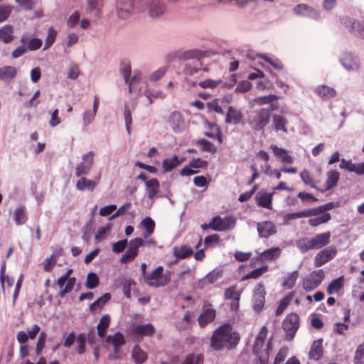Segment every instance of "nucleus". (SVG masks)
Masks as SVG:
<instances>
[{"mask_svg":"<svg viewBox=\"0 0 364 364\" xmlns=\"http://www.w3.org/2000/svg\"><path fill=\"white\" fill-rule=\"evenodd\" d=\"M240 341L239 333L233 331L232 326L224 323L214 331L210 338V346L215 350H230L235 348Z\"/></svg>","mask_w":364,"mask_h":364,"instance_id":"1","label":"nucleus"},{"mask_svg":"<svg viewBox=\"0 0 364 364\" xmlns=\"http://www.w3.org/2000/svg\"><path fill=\"white\" fill-rule=\"evenodd\" d=\"M270 121V110L263 107L252 112L248 116L247 123L253 132H257L264 131Z\"/></svg>","mask_w":364,"mask_h":364,"instance_id":"2","label":"nucleus"},{"mask_svg":"<svg viewBox=\"0 0 364 364\" xmlns=\"http://www.w3.org/2000/svg\"><path fill=\"white\" fill-rule=\"evenodd\" d=\"M164 267L158 266L150 274L144 277V282L149 287L159 288L167 285L171 282V272L169 271L163 274Z\"/></svg>","mask_w":364,"mask_h":364,"instance_id":"3","label":"nucleus"},{"mask_svg":"<svg viewBox=\"0 0 364 364\" xmlns=\"http://www.w3.org/2000/svg\"><path fill=\"white\" fill-rule=\"evenodd\" d=\"M300 326L299 316L296 313L292 312L287 315L282 322V328L285 332V340L291 341L294 339Z\"/></svg>","mask_w":364,"mask_h":364,"instance_id":"4","label":"nucleus"},{"mask_svg":"<svg viewBox=\"0 0 364 364\" xmlns=\"http://www.w3.org/2000/svg\"><path fill=\"white\" fill-rule=\"evenodd\" d=\"M72 273L73 269H69L56 281V284L60 289L58 294L61 298H63L68 293L70 292L76 283V278L70 277Z\"/></svg>","mask_w":364,"mask_h":364,"instance_id":"5","label":"nucleus"},{"mask_svg":"<svg viewBox=\"0 0 364 364\" xmlns=\"http://www.w3.org/2000/svg\"><path fill=\"white\" fill-rule=\"evenodd\" d=\"M266 290L262 283H258L253 291L252 309L257 314L262 311L265 303Z\"/></svg>","mask_w":364,"mask_h":364,"instance_id":"6","label":"nucleus"},{"mask_svg":"<svg viewBox=\"0 0 364 364\" xmlns=\"http://www.w3.org/2000/svg\"><path fill=\"white\" fill-rule=\"evenodd\" d=\"M143 245H144V241L142 238L136 237L131 240L129 242L128 249L120 259L121 262L127 264L133 261L138 255L139 247Z\"/></svg>","mask_w":364,"mask_h":364,"instance_id":"7","label":"nucleus"},{"mask_svg":"<svg viewBox=\"0 0 364 364\" xmlns=\"http://www.w3.org/2000/svg\"><path fill=\"white\" fill-rule=\"evenodd\" d=\"M324 276L323 269L312 272L304 279L303 288L307 291L316 289L322 282Z\"/></svg>","mask_w":364,"mask_h":364,"instance_id":"8","label":"nucleus"},{"mask_svg":"<svg viewBox=\"0 0 364 364\" xmlns=\"http://www.w3.org/2000/svg\"><path fill=\"white\" fill-rule=\"evenodd\" d=\"M94 152L90 151L82 156V161L77 165L75 175L82 177L90 171L94 164Z\"/></svg>","mask_w":364,"mask_h":364,"instance_id":"9","label":"nucleus"},{"mask_svg":"<svg viewBox=\"0 0 364 364\" xmlns=\"http://www.w3.org/2000/svg\"><path fill=\"white\" fill-rule=\"evenodd\" d=\"M235 221L232 217L220 216L215 217L212 222L209 223V227L215 231H225L232 229L235 226Z\"/></svg>","mask_w":364,"mask_h":364,"instance_id":"10","label":"nucleus"},{"mask_svg":"<svg viewBox=\"0 0 364 364\" xmlns=\"http://www.w3.org/2000/svg\"><path fill=\"white\" fill-rule=\"evenodd\" d=\"M264 345V341L255 340L253 346V353L255 355L258 356L262 364H267L269 360V350L272 348V341H268L267 344V349L264 351H263Z\"/></svg>","mask_w":364,"mask_h":364,"instance_id":"11","label":"nucleus"},{"mask_svg":"<svg viewBox=\"0 0 364 364\" xmlns=\"http://www.w3.org/2000/svg\"><path fill=\"white\" fill-rule=\"evenodd\" d=\"M337 250L335 247L325 248L318 252L314 257V265L321 267L332 259L336 255Z\"/></svg>","mask_w":364,"mask_h":364,"instance_id":"12","label":"nucleus"},{"mask_svg":"<svg viewBox=\"0 0 364 364\" xmlns=\"http://www.w3.org/2000/svg\"><path fill=\"white\" fill-rule=\"evenodd\" d=\"M133 10L134 0H118L116 11L119 18H128L132 15Z\"/></svg>","mask_w":364,"mask_h":364,"instance_id":"13","label":"nucleus"},{"mask_svg":"<svg viewBox=\"0 0 364 364\" xmlns=\"http://www.w3.org/2000/svg\"><path fill=\"white\" fill-rule=\"evenodd\" d=\"M168 123L175 133L182 132L186 127L182 114L177 111L170 114Z\"/></svg>","mask_w":364,"mask_h":364,"instance_id":"14","label":"nucleus"},{"mask_svg":"<svg viewBox=\"0 0 364 364\" xmlns=\"http://www.w3.org/2000/svg\"><path fill=\"white\" fill-rule=\"evenodd\" d=\"M130 331L132 335L142 338L153 336L155 333V328L151 323L138 324L132 326Z\"/></svg>","mask_w":364,"mask_h":364,"instance_id":"15","label":"nucleus"},{"mask_svg":"<svg viewBox=\"0 0 364 364\" xmlns=\"http://www.w3.org/2000/svg\"><path fill=\"white\" fill-rule=\"evenodd\" d=\"M274 191L272 193H267L264 191H259L255 196V201L259 207L267 209H272V197Z\"/></svg>","mask_w":364,"mask_h":364,"instance_id":"16","label":"nucleus"},{"mask_svg":"<svg viewBox=\"0 0 364 364\" xmlns=\"http://www.w3.org/2000/svg\"><path fill=\"white\" fill-rule=\"evenodd\" d=\"M40 326L37 324H34L30 329H28L27 332L20 331L16 335V339L20 344H26L28 339L33 340L36 338L37 334L40 331Z\"/></svg>","mask_w":364,"mask_h":364,"instance_id":"17","label":"nucleus"},{"mask_svg":"<svg viewBox=\"0 0 364 364\" xmlns=\"http://www.w3.org/2000/svg\"><path fill=\"white\" fill-rule=\"evenodd\" d=\"M165 11L166 7L163 0H152L148 9L149 15L152 18L161 16Z\"/></svg>","mask_w":364,"mask_h":364,"instance_id":"18","label":"nucleus"},{"mask_svg":"<svg viewBox=\"0 0 364 364\" xmlns=\"http://www.w3.org/2000/svg\"><path fill=\"white\" fill-rule=\"evenodd\" d=\"M341 63L347 70L355 71L359 69L358 59L350 53H343L341 58Z\"/></svg>","mask_w":364,"mask_h":364,"instance_id":"19","label":"nucleus"},{"mask_svg":"<svg viewBox=\"0 0 364 364\" xmlns=\"http://www.w3.org/2000/svg\"><path fill=\"white\" fill-rule=\"evenodd\" d=\"M294 12L296 15H307L308 16L315 19H318L320 17L319 12L316 9L305 4H299L296 5L294 8Z\"/></svg>","mask_w":364,"mask_h":364,"instance_id":"20","label":"nucleus"},{"mask_svg":"<svg viewBox=\"0 0 364 364\" xmlns=\"http://www.w3.org/2000/svg\"><path fill=\"white\" fill-rule=\"evenodd\" d=\"M257 228L259 235L261 237H269V236L274 235L277 232L274 224L271 221L258 223Z\"/></svg>","mask_w":364,"mask_h":364,"instance_id":"21","label":"nucleus"},{"mask_svg":"<svg viewBox=\"0 0 364 364\" xmlns=\"http://www.w3.org/2000/svg\"><path fill=\"white\" fill-rule=\"evenodd\" d=\"M243 119L242 112L235 107L230 106L225 117L227 124H238L242 122Z\"/></svg>","mask_w":364,"mask_h":364,"instance_id":"22","label":"nucleus"},{"mask_svg":"<svg viewBox=\"0 0 364 364\" xmlns=\"http://www.w3.org/2000/svg\"><path fill=\"white\" fill-rule=\"evenodd\" d=\"M331 233L329 231L319 233L311 237L314 250L321 249L330 242Z\"/></svg>","mask_w":364,"mask_h":364,"instance_id":"23","label":"nucleus"},{"mask_svg":"<svg viewBox=\"0 0 364 364\" xmlns=\"http://www.w3.org/2000/svg\"><path fill=\"white\" fill-rule=\"evenodd\" d=\"M340 168L346 169L350 172H354L358 175L364 174V161L363 163L355 164L350 160L341 159Z\"/></svg>","mask_w":364,"mask_h":364,"instance_id":"24","label":"nucleus"},{"mask_svg":"<svg viewBox=\"0 0 364 364\" xmlns=\"http://www.w3.org/2000/svg\"><path fill=\"white\" fill-rule=\"evenodd\" d=\"M281 249L278 247H272L262 252L257 257V260L259 261H272L277 259L281 255Z\"/></svg>","mask_w":364,"mask_h":364,"instance_id":"25","label":"nucleus"},{"mask_svg":"<svg viewBox=\"0 0 364 364\" xmlns=\"http://www.w3.org/2000/svg\"><path fill=\"white\" fill-rule=\"evenodd\" d=\"M155 222L150 218L146 217L139 223V228L143 230V236L144 238L150 237L155 230Z\"/></svg>","mask_w":364,"mask_h":364,"instance_id":"26","label":"nucleus"},{"mask_svg":"<svg viewBox=\"0 0 364 364\" xmlns=\"http://www.w3.org/2000/svg\"><path fill=\"white\" fill-rule=\"evenodd\" d=\"M173 252L175 257L178 259H186L193 255V249L187 245L173 247Z\"/></svg>","mask_w":364,"mask_h":364,"instance_id":"27","label":"nucleus"},{"mask_svg":"<svg viewBox=\"0 0 364 364\" xmlns=\"http://www.w3.org/2000/svg\"><path fill=\"white\" fill-rule=\"evenodd\" d=\"M18 70L14 66L6 65L0 68V80L9 82L15 78Z\"/></svg>","mask_w":364,"mask_h":364,"instance_id":"28","label":"nucleus"},{"mask_svg":"<svg viewBox=\"0 0 364 364\" xmlns=\"http://www.w3.org/2000/svg\"><path fill=\"white\" fill-rule=\"evenodd\" d=\"M186 158H178V156L173 155L171 159H165L162 162V167L164 172H169L179 166L185 161Z\"/></svg>","mask_w":364,"mask_h":364,"instance_id":"29","label":"nucleus"},{"mask_svg":"<svg viewBox=\"0 0 364 364\" xmlns=\"http://www.w3.org/2000/svg\"><path fill=\"white\" fill-rule=\"evenodd\" d=\"M215 318V311L213 309H205L200 314L198 321L200 327H205L208 323L212 322Z\"/></svg>","mask_w":364,"mask_h":364,"instance_id":"30","label":"nucleus"},{"mask_svg":"<svg viewBox=\"0 0 364 364\" xmlns=\"http://www.w3.org/2000/svg\"><path fill=\"white\" fill-rule=\"evenodd\" d=\"M322 339L316 340L313 342L309 353L310 359L319 360L323 356Z\"/></svg>","mask_w":364,"mask_h":364,"instance_id":"31","label":"nucleus"},{"mask_svg":"<svg viewBox=\"0 0 364 364\" xmlns=\"http://www.w3.org/2000/svg\"><path fill=\"white\" fill-rule=\"evenodd\" d=\"M346 26L350 27V31L356 33L358 36L364 38V19L351 21L349 19L345 21Z\"/></svg>","mask_w":364,"mask_h":364,"instance_id":"32","label":"nucleus"},{"mask_svg":"<svg viewBox=\"0 0 364 364\" xmlns=\"http://www.w3.org/2000/svg\"><path fill=\"white\" fill-rule=\"evenodd\" d=\"M97 182L87 179L82 176L76 183V188L80 191H92L97 186Z\"/></svg>","mask_w":364,"mask_h":364,"instance_id":"33","label":"nucleus"},{"mask_svg":"<svg viewBox=\"0 0 364 364\" xmlns=\"http://www.w3.org/2000/svg\"><path fill=\"white\" fill-rule=\"evenodd\" d=\"M148 198H154L159 191L160 183L157 178H151L145 183Z\"/></svg>","mask_w":364,"mask_h":364,"instance_id":"34","label":"nucleus"},{"mask_svg":"<svg viewBox=\"0 0 364 364\" xmlns=\"http://www.w3.org/2000/svg\"><path fill=\"white\" fill-rule=\"evenodd\" d=\"M111 322V318L109 315L105 314L102 316L100 320L99 323L97 326V335L101 338H103L106 333L107 328H109Z\"/></svg>","mask_w":364,"mask_h":364,"instance_id":"35","label":"nucleus"},{"mask_svg":"<svg viewBox=\"0 0 364 364\" xmlns=\"http://www.w3.org/2000/svg\"><path fill=\"white\" fill-rule=\"evenodd\" d=\"M316 94L323 100L334 97L336 95V90L326 85L318 86L316 89Z\"/></svg>","mask_w":364,"mask_h":364,"instance_id":"36","label":"nucleus"},{"mask_svg":"<svg viewBox=\"0 0 364 364\" xmlns=\"http://www.w3.org/2000/svg\"><path fill=\"white\" fill-rule=\"evenodd\" d=\"M132 357L136 364H142L146 360L147 354L139 346L136 345L132 349Z\"/></svg>","mask_w":364,"mask_h":364,"instance_id":"37","label":"nucleus"},{"mask_svg":"<svg viewBox=\"0 0 364 364\" xmlns=\"http://www.w3.org/2000/svg\"><path fill=\"white\" fill-rule=\"evenodd\" d=\"M272 122L274 129L278 131H282L284 133L287 132V124L288 123L287 119L280 114H274L272 117Z\"/></svg>","mask_w":364,"mask_h":364,"instance_id":"38","label":"nucleus"},{"mask_svg":"<svg viewBox=\"0 0 364 364\" xmlns=\"http://www.w3.org/2000/svg\"><path fill=\"white\" fill-rule=\"evenodd\" d=\"M14 28L11 25H5L0 29V41L5 43L11 42L14 39Z\"/></svg>","mask_w":364,"mask_h":364,"instance_id":"39","label":"nucleus"},{"mask_svg":"<svg viewBox=\"0 0 364 364\" xmlns=\"http://www.w3.org/2000/svg\"><path fill=\"white\" fill-rule=\"evenodd\" d=\"M296 245L301 253H306L309 250H314L311 237H302L296 240Z\"/></svg>","mask_w":364,"mask_h":364,"instance_id":"40","label":"nucleus"},{"mask_svg":"<svg viewBox=\"0 0 364 364\" xmlns=\"http://www.w3.org/2000/svg\"><path fill=\"white\" fill-rule=\"evenodd\" d=\"M14 220L17 225H21L26 223L28 216L26 208L19 206L14 210Z\"/></svg>","mask_w":364,"mask_h":364,"instance_id":"41","label":"nucleus"},{"mask_svg":"<svg viewBox=\"0 0 364 364\" xmlns=\"http://www.w3.org/2000/svg\"><path fill=\"white\" fill-rule=\"evenodd\" d=\"M111 299V295L109 293L103 294L101 297L97 299L94 303L90 306V309L92 312H95L97 310H101L105 304L108 302Z\"/></svg>","mask_w":364,"mask_h":364,"instance_id":"42","label":"nucleus"},{"mask_svg":"<svg viewBox=\"0 0 364 364\" xmlns=\"http://www.w3.org/2000/svg\"><path fill=\"white\" fill-rule=\"evenodd\" d=\"M107 343H112L113 347L121 348L125 344V339L122 333L116 332L113 336H109L106 338Z\"/></svg>","mask_w":364,"mask_h":364,"instance_id":"43","label":"nucleus"},{"mask_svg":"<svg viewBox=\"0 0 364 364\" xmlns=\"http://www.w3.org/2000/svg\"><path fill=\"white\" fill-rule=\"evenodd\" d=\"M338 206V203L329 202L322 205L310 208L311 213H312V215H318L320 214L326 213V210H330L333 209L334 208H337Z\"/></svg>","mask_w":364,"mask_h":364,"instance_id":"44","label":"nucleus"},{"mask_svg":"<svg viewBox=\"0 0 364 364\" xmlns=\"http://www.w3.org/2000/svg\"><path fill=\"white\" fill-rule=\"evenodd\" d=\"M315 216L314 218H310L308 221L309 225L311 227H316L321 224L326 223L331 218L330 213H322Z\"/></svg>","mask_w":364,"mask_h":364,"instance_id":"45","label":"nucleus"},{"mask_svg":"<svg viewBox=\"0 0 364 364\" xmlns=\"http://www.w3.org/2000/svg\"><path fill=\"white\" fill-rule=\"evenodd\" d=\"M343 287V277H340L333 280L328 286L326 291L328 294L331 295L338 292Z\"/></svg>","mask_w":364,"mask_h":364,"instance_id":"46","label":"nucleus"},{"mask_svg":"<svg viewBox=\"0 0 364 364\" xmlns=\"http://www.w3.org/2000/svg\"><path fill=\"white\" fill-rule=\"evenodd\" d=\"M312 216V213H311V210L305 209L299 212L288 213L284 215V219L286 222L301 218H309Z\"/></svg>","mask_w":364,"mask_h":364,"instance_id":"47","label":"nucleus"},{"mask_svg":"<svg viewBox=\"0 0 364 364\" xmlns=\"http://www.w3.org/2000/svg\"><path fill=\"white\" fill-rule=\"evenodd\" d=\"M268 270V266L264 265L259 268L252 270L242 277V281L250 279H257Z\"/></svg>","mask_w":364,"mask_h":364,"instance_id":"48","label":"nucleus"},{"mask_svg":"<svg viewBox=\"0 0 364 364\" xmlns=\"http://www.w3.org/2000/svg\"><path fill=\"white\" fill-rule=\"evenodd\" d=\"M339 179V173L337 171L331 170L327 173L326 189L330 190L333 188Z\"/></svg>","mask_w":364,"mask_h":364,"instance_id":"49","label":"nucleus"},{"mask_svg":"<svg viewBox=\"0 0 364 364\" xmlns=\"http://www.w3.org/2000/svg\"><path fill=\"white\" fill-rule=\"evenodd\" d=\"M203 56V53L198 50H191L178 53V58L183 60L199 59Z\"/></svg>","mask_w":364,"mask_h":364,"instance_id":"50","label":"nucleus"},{"mask_svg":"<svg viewBox=\"0 0 364 364\" xmlns=\"http://www.w3.org/2000/svg\"><path fill=\"white\" fill-rule=\"evenodd\" d=\"M196 144L198 145L203 151L211 154H215L217 151L216 146L212 142L206 139H199L196 141Z\"/></svg>","mask_w":364,"mask_h":364,"instance_id":"51","label":"nucleus"},{"mask_svg":"<svg viewBox=\"0 0 364 364\" xmlns=\"http://www.w3.org/2000/svg\"><path fill=\"white\" fill-rule=\"evenodd\" d=\"M225 297L227 299H231L236 302H239L240 299V292L237 290L236 286H232L225 290Z\"/></svg>","mask_w":364,"mask_h":364,"instance_id":"52","label":"nucleus"},{"mask_svg":"<svg viewBox=\"0 0 364 364\" xmlns=\"http://www.w3.org/2000/svg\"><path fill=\"white\" fill-rule=\"evenodd\" d=\"M292 300V294H289L282 299L276 310V316H280L289 305Z\"/></svg>","mask_w":364,"mask_h":364,"instance_id":"53","label":"nucleus"},{"mask_svg":"<svg viewBox=\"0 0 364 364\" xmlns=\"http://www.w3.org/2000/svg\"><path fill=\"white\" fill-rule=\"evenodd\" d=\"M120 73L123 75L126 84L129 82V77H130L132 68L129 61H122L120 65Z\"/></svg>","mask_w":364,"mask_h":364,"instance_id":"54","label":"nucleus"},{"mask_svg":"<svg viewBox=\"0 0 364 364\" xmlns=\"http://www.w3.org/2000/svg\"><path fill=\"white\" fill-rule=\"evenodd\" d=\"M100 281L97 275L94 272L88 273L87 276L85 287L87 289H95L99 285Z\"/></svg>","mask_w":364,"mask_h":364,"instance_id":"55","label":"nucleus"},{"mask_svg":"<svg viewBox=\"0 0 364 364\" xmlns=\"http://www.w3.org/2000/svg\"><path fill=\"white\" fill-rule=\"evenodd\" d=\"M21 45L17 47L14 51L11 53V56L13 58H17L20 56L23 55L26 51V37H22L21 38Z\"/></svg>","mask_w":364,"mask_h":364,"instance_id":"56","label":"nucleus"},{"mask_svg":"<svg viewBox=\"0 0 364 364\" xmlns=\"http://www.w3.org/2000/svg\"><path fill=\"white\" fill-rule=\"evenodd\" d=\"M353 362L355 364H364V343L360 344L356 348Z\"/></svg>","mask_w":364,"mask_h":364,"instance_id":"57","label":"nucleus"},{"mask_svg":"<svg viewBox=\"0 0 364 364\" xmlns=\"http://www.w3.org/2000/svg\"><path fill=\"white\" fill-rule=\"evenodd\" d=\"M279 96H277L276 95H274V94H270V95H268L261 96V97H257L255 99V102L259 105H263L269 104V103L272 102L274 100H279Z\"/></svg>","mask_w":364,"mask_h":364,"instance_id":"58","label":"nucleus"},{"mask_svg":"<svg viewBox=\"0 0 364 364\" xmlns=\"http://www.w3.org/2000/svg\"><path fill=\"white\" fill-rule=\"evenodd\" d=\"M47 338V334L45 331H41L38 338V341L36 346V353L37 355H40L45 348L46 340Z\"/></svg>","mask_w":364,"mask_h":364,"instance_id":"59","label":"nucleus"},{"mask_svg":"<svg viewBox=\"0 0 364 364\" xmlns=\"http://www.w3.org/2000/svg\"><path fill=\"white\" fill-rule=\"evenodd\" d=\"M77 344V353L79 354H83L86 350V334L80 333L76 338Z\"/></svg>","mask_w":364,"mask_h":364,"instance_id":"60","label":"nucleus"},{"mask_svg":"<svg viewBox=\"0 0 364 364\" xmlns=\"http://www.w3.org/2000/svg\"><path fill=\"white\" fill-rule=\"evenodd\" d=\"M194 316L195 315L193 311H187L183 317V322L184 323V324L182 326H181L180 328H188L193 323Z\"/></svg>","mask_w":364,"mask_h":364,"instance_id":"61","label":"nucleus"},{"mask_svg":"<svg viewBox=\"0 0 364 364\" xmlns=\"http://www.w3.org/2000/svg\"><path fill=\"white\" fill-rule=\"evenodd\" d=\"M202 355L190 354L186 357L182 364H202Z\"/></svg>","mask_w":364,"mask_h":364,"instance_id":"62","label":"nucleus"},{"mask_svg":"<svg viewBox=\"0 0 364 364\" xmlns=\"http://www.w3.org/2000/svg\"><path fill=\"white\" fill-rule=\"evenodd\" d=\"M56 36V31L53 28L50 27L48 29V35L45 42L46 48H50L53 44Z\"/></svg>","mask_w":364,"mask_h":364,"instance_id":"63","label":"nucleus"},{"mask_svg":"<svg viewBox=\"0 0 364 364\" xmlns=\"http://www.w3.org/2000/svg\"><path fill=\"white\" fill-rule=\"evenodd\" d=\"M287 353L288 348L287 347L282 348L276 355L273 364H282L287 356Z\"/></svg>","mask_w":364,"mask_h":364,"instance_id":"64","label":"nucleus"}]
</instances>
